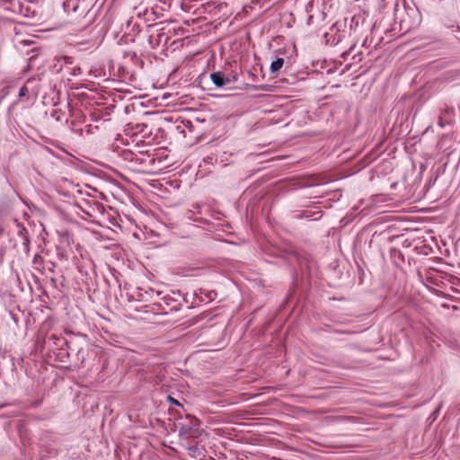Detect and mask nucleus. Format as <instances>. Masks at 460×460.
I'll list each match as a JSON object with an SVG mask.
<instances>
[{"mask_svg": "<svg viewBox=\"0 0 460 460\" xmlns=\"http://www.w3.org/2000/svg\"><path fill=\"white\" fill-rule=\"evenodd\" d=\"M174 406L181 407V404L176 399H174Z\"/></svg>", "mask_w": 460, "mask_h": 460, "instance_id": "obj_15", "label": "nucleus"}, {"mask_svg": "<svg viewBox=\"0 0 460 460\" xmlns=\"http://www.w3.org/2000/svg\"><path fill=\"white\" fill-rule=\"evenodd\" d=\"M192 124L190 120H185L181 116H177L174 118V130H176L179 134L185 137V129L188 128L191 131Z\"/></svg>", "mask_w": 460, "mask_h": 460, "instance_id": "obj_4", "label": "nucleus"}, {"mask_svg": "<svg viewBox=\"0 0 460 460\" xmlns=\"http://www.w3.org/2000/svg\"><path fill=\"white\" fill-rule=\"evenodd\" d=\"M314 7V0L308 1V3L305 5V11L306 13H311Z\"/></svg>", "mask_w": 460, "mask_h": 460, "instance_id": "obj_11", "label": "nucleus"}, {"mask_svg": "<svg viewBox=\"0 0 460 460\" xmlns=\"http://www.w3.org/2000/svg\"><path fill=\"white\" fill-rule=\"evenodd\" d=\"M176 414L179 412L174 409V430L179 428V436L181 438H195L199 432V420L189 414H186V422L175 420H178Z\"/></svg>", "mask_w": 460, "mask_h": 460, "instance_id": "obj_1", "label": "nucleus"}, {"mask_svg": "<svg viewBox=\"0 0 460 460\" xmlns=\"http://www.w3.org/2000/svg\"><path fill=\"white\" fill-rule=\"evenodd\" d=\"M188 450L191 456L197 458L199 456H204V448L203 447H199L197 443L190 442V445L188 446Z\"/></svg>", "mask_w": 460, "mask_h": 460, "instance_id": "obj_6", "label": "nucleus"}, {"mask_svg": "<svg viewBox=\"0 0 460 460\" xmlns=\"http://www.w3.org/2000/svg\"><path fill=\"white\" fill-rule=\"evenodd\" d=\"M159 137H164V130L156 128V133L154 134L152 128L150 130L145 131L141 135H137V137H133L127 139V144L129 145V142L131 141V143L134 144L136 147L151 146L154 143L160 144L161 141L158 139Z\"/></svg>", "mask_w": 460, "mask_h": 460, "instance_id": "obj_2", "label": "nucleus"}, {"mask_svg": "<svg viewBox=\"0 0 460 460\" xmlns=\"http://www.w3.org/2000/svg\"><path fill=\"white\" fill-rule=\"evenodd\" d=\"M170 151L166 147H160L156 150L155 156L156 159H166L169 155Z\"/></svg>", "mask_w": 460, "mask_h": 460, "instance_id": "obj_9", "label": "nucleus"}, {"mask_svg": "<svg viewBox=\"0 0 460 460\" xmlns=\"http://www.w3.org/2000/svg\"><path fill=\"white\" fill-rule=\"evenodd\" d=\"M152 128H150L146 123H129L127 125L125 128V136L128 138H131L133 137H137V135H141L145 131L150 130Z\"/></svg>", "mask_w": 460, "mask_h": 460, "instance_id": "obj_3", "label": "nucleus"}, {"mask_svg": "<svg viewBox=\"0 0 460 460\" xmlns=\"http://www.w3.org/2000/svg\"><path fill=\"white\" fill-rule=\"evenodd\" d=\"M34 79L31 78V79H28L25 84L20 88V91H19V98L20 99H22V98H25L29 95L30 93V84H33L34 83Z\"/></svg>", "mask_w": 460, "mask_h": 460, "instance_id": "obj_7", "label": "nucleus"}, {"mask_svg": "<svg viewBox=\"0 0 460 460\" xmlns=\"http://www.w3.org/2000/svg\"><path fill=\"white\" fill-rule=\"evenodd\" d=\"M393 228H394L393 226H389L386 230H393Z\"/></svg>", "mask_w": 460, "mask_h": 460, "instance_id": "obj_16", "label": "nucleus"}, {"mask_svg": "<svg viewBox=\"0 0 460 460\" xmlns=\"http://www.w3.org/2000/svg\"><path fill=\"white\" fill-rule=\"evenodd\" d=\"M167 400L172 403V394H168L167 395Z\"/></svg>", "mask_w": 460, "mask_h": 460, "instance_id": "obj_14", "label": "nucleus"}, {"mask_svg": "<svg viewBox=\"0 0 460 460\" xmlns=\"http://www.w3.org/2000/svg\"><path fill=\"white\" fill-rule=\"evenodd\" d=\"M137 152L139 154H148L149 150L148 149H139Z\"/></svg>", "mask_w": 460, "mask_h": 460, "instance_id": "obj_13", "label": "nucleus"}, {"mask_svg": "<svg viewBox=\"0 0 460 460\" xmlns=\"http://www.w3.org/2000/svg\"><path fill=\"white\" fill-rule=\"evenodd\" d=\"M163 40H164V42L166 44L167 41L169 40V37L166 36L164 33H162V34L159 35L158 40H159V42H161Z\"/></svg>", "mask_w": 460, "mask_h": 460, "instance_id": "obj_12", "label": "nucleus"}, {"mask_svg": "<svg viewBox=\"0 0 460 460\" xmlns=\"http://www.w3.org/2000/svg\"><path fill=\"white\" fill-rule=\"evenodd\" d=\"M134 236H135L136 238H139V237H138V235H137V232H135V233H134Z\"/></svg>", "mask_w": 460, "mask_h": 460, "instance_id": "obj_17", "label": "nucleus"}, {"mask_svg": "<svg viewBox=\"0 0 460 460\" xmlns=\"http://www.w3.org/2000/svg\"><path fill=\"white\" fill-rule=\"evenodd\" d=\"M402 240V245L403 247H411L412 245V243L408 239V238H404V234H401V235H396V236H392L390 237V241L393 242L394 240Z\"/></svg>", "mask_w": 460, "mask_h": 460, "instance_id": "obj_10", "label": "nucleus"}, {"mask_svg": "<svg viewBox=\"0 0 460 460\" xmlns=\"http://www.w3.org/2000/svg\"><path fill=\"white\" fill-rule=\"evenodd\" d=\"M210 79L217 87H223L228 80H226L221 72H215L210 75Z\"/></svg>", "mask_w": 460, "mask_h": 460, "instance_id": "obj_5", "label": "nucleus"}, {"mask_svg": "<svg viewBox=\"0 0 460 460\" xmlns=\"http://www.w3.org/2000/svg\"><path fill=\"white\" fill-rule=\"evenodd\" d=\"M283 65H284V59L282 58H279L271 63L270 71L272 73H276L282 68Z\"/></svg>", "mask_w": 460, "mask_h": 460, "instance_id": "obj_8", "label": "nucleus"}]
</instances>
